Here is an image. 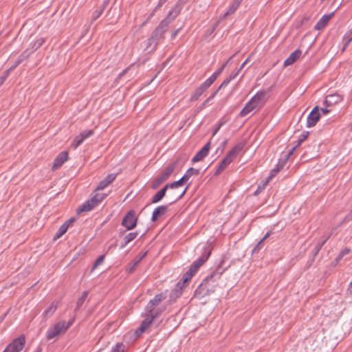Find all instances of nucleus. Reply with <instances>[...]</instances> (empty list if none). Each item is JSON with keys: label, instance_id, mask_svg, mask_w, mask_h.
Wrapping results in <instances>:
<instances>
[{"label": "nucleus", "instance_id": "1", "mask_svg": "<svg viewBox=\"0 0 352 352\" xmlns=\"http://www.w3.org/2000/svg\"><path fill=\"white\" fill-rule=\"evenodd\" d=\"M178 14L179 10L177 8H174L170 10L167 17L160 23V25L154 31L148 41L149 46L152 45L153 44L154 45L151 50H154L157 45L156 41L162 38L163 34L165 31L164 28L168 26V25L178 15Z\"/></svg>", "mask_w": 352, "mask_h": 352}, {"label": "nucleus", "instance_id": "2", "mask_svg": "<svg viewBox=\"0 0 352 352\" xmlns=\"http://www.w3.org/2000/svg\"><path fill=\"white\" fill-rule=\"evenodd\" d=\"M266 94L265 91L256 93L245 105L239 113L241 117H245L256 109L260 108L265 102Z\"/></svg>", "mask_w": 352, "mask_h": 352}, {"label": "nucleus", "instance_id": "3", "mask_svg": "<svg viewBox=\"0 0 352 352\" xmlns=\"http://www.w3.org/2000/svg\"><path fill=\"white\" fill-rule=\"evenodd\" d=\"M73 321L69 320L65 322V320H60L50 327L47 330L46 338L47 340H52L58 336L59 334L64 333L69 327L72 324Z\"/></svg>", "mask_w": 352, "mask_h": 352}, {"label": "nucleus", "instance_id": "4", "mask_svg": "<svg viewBox=\"0 0 352 352\" xmlns=\"http://www.w3.org/2000/svg\"><path fill=\"white\" fill-rule=\"evenodd\" d=\"M243 144L239 143L234 146L232 150L229 151L226 157L221 161L219 166L216 175L221 173L225 168L234 160L237 154L243 149Z\"/></svg>", "mask_w": 352, "mask_h": 352}, {"label": "nucleus", "instance_id": "5", "mask_svg": "<svg viewBox=\"0 0 352 352\" xmlns=\"http://www.w3.org/2000/svg\"><path fill=\"white\" fill-rule=\"evenodd\" d=\"M176 167V162L169 164L153 181L152 188L156 189L162 182L166 180Z\"/></svg>", "mask_w": 352, "mask_h": 352}, {"label": "nucleus", "instance_id": "6", "mask_svg": "<svg viewBox=\"0 0 352 352\" xmlns=\"http://www.w3.org/2000/svg\"><path fill=\"white\" fill-rule=\"evenodd\" d=\"M105 197L104 194L96 195L91 199L87 200L84 203L78 210L77 212L80 213L82 212H88L94 209L96 206L100 203L102 199Z\"/></svg>", "mask_w": 352, "mask_h": 352}, {"label": "nucleus", "instance_id": "7", "mask_svg": "<svg viewBox=\"0 0 352 352\" xmlns=\"http://www.w3.org/2000/svg\"><path fill=\"white\" fill-rule=\"evenodd\" d=\"M25 337L21 336L13 340L3 352H21L25 346Z\"/></svg>", "mask_w": 352, "mask_h": 352}, {"label": "nucleus", "instance_id": "8", "mask_svg": "<svg viewBox=\"0 0 352 352\" xmlns=\"http://www.w3.org/2000/svg\"><path fill=\"white\" fill-rule=\"evenodd\" d=\"M199 173V170L198 169H195L193 168H190L187 170L186 173L183 175V177L178 181L174 182L170 184V188L174 189L179 188L184 183L188 182L189 179L192 175H197Z\"/></svg>", "mask_w": 352, "mask_h": 352}, {"label": "nucleus", "instance_id": "9", "mask_svg": "<svg viewBox=\"0 0 352 352\" xmlns=\"http://www.w3.org/2000/svg\"><path fill=\"white\" fill-rule=\"evenodd\" d=\"M138 218L133 210H130L123 218L122 225L128 230L133 229L137 224Z\"/></svg>", "mask_w": 352, "mask_h": 352}, {"label": "nucleus", "instance_id": "10", "mask_svg": "<svg viewBox=\"0 0 352 352\" xmlns=\"http://www.w3.org/2000/svg\"><path fill=\"white\" fill-rule=\"evenodd\" d=\"M94 133V130L91 129L82 131L80 134L75 137L74 140L72 143V146L74 148H76L84 142V140L93 135Z\"/></svg>", "mask_w": 352, "mask_h": 352}, {"label": "nucleus", "instance_id": "11", "mask_svg": "<svg viewBox=\"0 0 352 352\" xmlns=\"http://www.w3.org/2000/svg\"><path fill=\"white\" fill-rule=\"evenodd\" d=\"M320 114L318 111V107H316L309 114L307 119V126L312 127L316 125L317 122L319 120Z\"/></svg>", "mask_w": 352, "mask_h": 352}, {"label": "nucleus", "instance_id": "12", "mask_svg": "<svg viewBox=\"0 0 352 352\" xmlns=\"http://www.w3.org/2000/svg\"><path fill=\"white\" fill-rule=\"evenodd\" d=\"M158 313L157 312L155 314L149 315L146 319H144L139 329L136 331V334L140 335L151 324L153 320L157 316Z\"/></svg>", "mask_w": 352, "mask_h": 352}, {"label": "nucleus", "instance_id": "13", "mask_svg": "<svg viewBox=\"0 0 352 352\" xmlns=\"http://www.w3.org/2000/svg\"><path fill=\"white\" fill-rule=\"evenodd\" d=\"M210 143L208 142L193 157L192 162H197L202 160L208 153Z\"/></svg>", "mask_w": 352, "mask_h": 352}, {"label": "nucleus", "instance_id": "14", "mask_svg": "<svg viewBox=\"0 0 352 352\" xmlns=\"http://www.w3.org/2000/svg\"><path fill=\"white\" fill-rule=\"evenodd\" d=\"M68 159V153L66 151L61 152L59 155L55 158L52 168L57 169L60 167L63 164L66 162Z\"/></svg>", "mask_w": 352, "mask_h": 352}, {"label": "nucleus", "instance_id": "15", "mask_svg": "<svg viewBox=\"0 0 352 352\" xmlns=\"http://www.w3.org/2000/svg\"><path fill=\"white\" fill-rule=\"evenodd\" d=\"M210 253H208L207 255H203L197 258L196 261L193 262L192 265L190 267V270L193 272L195 274L197 271V270L207 261Z\"/></svg>", "mask_w": 352, "mask_h": 352}, {"label": "nucleus", "instance_id": "16", "mask_svg": "<svg viewBox=\"0 0 352 352\" xmlns=\"http://www.w3.org/2000/svg\"><path fill=\"white\" fill-rule=\"evenodd\" d=\"M116 178V174L108 175L103 180H102L96 188L97 190H103L111 182H113Z\"/></svg>", "mask_w": 352, "mask_h": 352}, {"label": "nucleus", "instance_id": "17", "mask_svg": "<svg viewBox=\"0 0 352 352\" xmlns=\"http://www.w3.org/2000/svg\"><path fill=\"white\" fill-rule=\"evenodd\" d=\"M168 210L167 206H160L156 208L152 214L151 220L153 221H156L159 217L164 215Z\"/></svg>", "mask_w": 352, "mask_h": 352}, {"label": "nucleus", "instance_id": "18", "mask_svg": "<svg viewBox=\"0 0 352 352\" xmlns=\"http://www.w3.org/2000/svg\"><path fill=\"white\" fill-rule=\"evenodd\" d=\"M333 15V12L329 14L323 15L316 24L315 29L317 30H320L324 28L327 25V23L331 19Z\"/></svg>", "mask_w": 352, "mask_h": 352}, {"label": "nucleus", "instance_id": "19", "mask_svg": "<svg viewBox=\"0 0 352 352\" xmlns=\"http://www.w3.org/2000/svg\"><path fill=\"white\" fill-rule=\"evenodd\" d=\"M74 221V219H70L67 221H66L65 223H63L58 229L57 232L54 236V239L56 240L60 236H62L68 230V228L70 224H72Z\"/></svg>", "mask_w": 352, "mask_h": 352}, {"label": "nucleus", "instance_id": "20", "mask_svg": "<svg viewBox=\"0 0 352 352\" xmlns=\"http://www.w3.org/2000/svg\"><path fill=\"white\" fill-rule=\"evenodd\" d=\"M170 188V184H167L161 190H160L153 197L152 203L156 204L160 201L166 195L167 189Z\"/></svg>", "mask_w": 352, "mask_h": 352}, {"label": "nucleus", "instance_id": "21", "mask_svg": "<svg viewBox=\"0 0 352 352\" xmlns=\"http://www.w3.org/2000/svg\"><path fill=\"white\" fill-rule=\"evenodd\" d=\"M208 89V87H206L204 82L201 84L192 94L190 100H197Z\"/></svg>", "mask_w": 352, "mask_h": 352}, {"label": "nucleus", "instance_id": "22", "mask_svg": "<svg viewBox=\"0 0 352 352\" xmlns=\"http://www.w3.org/2000/svg\"><path fill=\"white\" fill-rule=\"evenodd\" d=\"M301 55V51L297 50L292 52L289 57L285 60L284 65L285 67L292 65Z\"/></svg>", "mask_w": 352, "mask_h": 352}, {"label": "nucleus", "instance_id": "23", "mask_svg": "<svg viewBox=\"0 0 352 352\" xmlns=\"http://www.w3.org/2000/svg\"><path fill=\"white\" fill-rule=\"evenodd\" d=\"M57 309V302H53L51 305L43 311V316L45 318L51 317Z\"/></svg>", "mask_w": 352, "mask_h": 352}, {"label": "nucleus", "instance_id": "24", "mask_svg": "<svg viewBox=\"0 0 352 352\" xmlns=\"http://www.w3.org/2000/svg\"><path fill=\"white\" fill-rule=\"evenodd\" d=\"M342 100V96L338 94H331L327 96L325 102L328 104H333Z\"/></svg>", "mask_w": 352, "mask_h": 352}, {"label": "nucleus", "instance_id": "25", "mask_svg": "<svg viewBox=\"0 0 352 352\" xmlns=\"http://www.w3.org/2000/svg\"><path fill=\"white\" fill-rule=\"evenodd\" d=\"M242 2L241 0H234L232 4L230 6L228 11L224 14L223 17H226L230 14H233Z\"/></svg>", "mask_w": 352, "mask_h": 352}, {"label": "nucleus", "instance_id": "26", "mask_svg": "<svg viewBox=\"0 0 352 352\" xmlns=\"http://www.w3.org/2000/svg\"><path fill=\"white\" fill-rule=\"evenodd\" d=\"M138 236L137 232H130L124 238V243L122 244L121 248L125 247L129 243L134 240Z\"/></svg>", "mask_w": 352, "mask_h": 352}, {"label": "nucleus", "instance_id": "27", "mask_svg": "<svg viewBox=\"0 0 352 352\" xmlns=\"http://www.w3.org/2000/svg\"><path fill=\"white\" fill-rule=\"evenodd\" d=\"M166 298V295L164 294H159L155 296V297L150 301L157 307L162 300Z\"/></svg>", "mask_w": 352, "mask_h": 352}, {"label": "nucleus", "instance_id": "28", "mask_svg": "<svg viewBox=\"0 0 352 352\" xmlns=\"http://www.w3.org/2000/svg\"><path fill=\"white\" fill-rule=\"evenodd\" d=\"M218 76L213 73L206 81L204 82L205 85L209 88L212 84L214 82Z\"/></svg>", "mask_w": 352, "mask_h": 352}, {"label": "nucleus", "instance_id": "29", "mask_svg": "<svg viewBox=\"0 0 352 352\" xmlns=\"http://www.w3.org/2000/svg\"><path fill=\"white\" fill-rule=\"evenodd\" d=\"M218 76L213 73L206 81L204 82L205 85L209 88L212 84L214 82Z\"/></svg>", "mask_w": 352, "mask_h": 352}, {"label": "nucleus", "instance_id": "30", "mask_svg": "<svg viewBox=\"0 0 352 352\" xmlns=\"http://www.w3.org/2000/svg\"><path fill=\"white\" fill-rule=\"evenodd\" d=\"M279 171V168H275V169H273L271 173H270V175H269V177H267V179L265 181L263 185V188H265V186L268 184V182H270V179H272L275 175Z\"/></svg>", "mask_w": 352, "mask_h": 352}, {"label": "nucleus", "instance_id": "31", "mask_svg": "<svg viewBox=\"0 0 352 352\" xmlns=\"http://www.w3.org/2000/svg\"><path fill=\"white\" fill-rule=\"evenodd\" d=\"M124 345L122 343H117L116 346L112 349L111 352H124Z\"/></svg>", "mask_w": 352, "mask_h": 352}, {"label": "nucleus", "instance_id": "32", "mask_svg": "<svg viewBox=\"0 0 352 352\" xmlns=\"http://www.w3.org/2000/svg\"><path fill=\"white\" fill-rule=\"evenodd\" d=\"M87 296H88V292L87 291H85L82 293L81 297L77 301V307L78 308L80 307L83 304V302H85Z\"/></svg>", "mask_w": 352, "mask_h": 352}, {"label": "nucleus", "instance_id": "33", "mask_svg": "<svg viewBox=\"0 0 352 352\" xmlns=\"http://www.w3.org/2000/svg\"><path fill=\"white\" fill-rule=\"evenodd\" d=\"M104 260V255H101L100 256L97 260L96 261V262L94 263V265H93V267H92V270L91 271H93L94 270H95L98 266H99L100 265H101L103 261Z\"/></svg>", "mask_w": 352, "mask_h": 352}, {"label": "nucleus", "instance_id": "34", "mask_svg": "<svg viewBox=\"0 0 352 352\" xmlns=\"http://www.w3.org/2000/svg\"><path fill=\"white\" fill-rule=\"evenodd\" d=\"M155 307L156 306L153 304V302H152L151 301H149L145 307V311L150 315L153 314L152 312L154 310V309L155 308Z\"/></svg>", "mask_w": 352, "mask_h": 352}, {"label": "nucleus", "instance_id": "35", "mask_svg": "<svg viewBox=\"0 0 352 352\" xmlns=\"http://www.w3.org/2000/svg\"><path fill=\"white\" fill-rule=\"evenodd\" d=\"M194 274L195 273L189 269L183 276L184 282L190 280Z\"/></svg>", "mask_w": 352, "mask_h": 352}, {"label": "nucleus", "instance_id": "36", "mask_svg": "<svg viewBox=\"0 0 352 352\" xmlns=\"http://www.w3.org/2000/svg\"><path fill=\"white\" fill-rule=\"evenodd\" d=\"M146 254H147V252H144L141 253V254H140L138 255V257L137 260L135 261L133 266L131 268L130 272H131V271L133 270V267H134L135 266H136V265H138V264L141 261V260H142L144 257H145V256H146Z\"/></svg>", "mask_w": 352, "mask_h": 352}, {"label": "nucleus", "instance_id": "37", "mask_svg": "<svg viewBox=\"0 0 352 352\" xmlns=\"http://www.w3.org/2000/svg\"><path fill=\"white\" fill-rule=\"evenodd\" d=\"M219 89H217L216 91H214L212 95H210L206 100V101L202 104L201 107V109H203L204 108L208 103L210 100H212L216 96V94H217Z\"/></svg>", "mask_w": 352, "mask_h": 352}, {"label": "nucleus", "instance_id": "38", "mask_svg": "<svg viewBox=\"0 0 352 352\" xmlns=\"http://www.w3.org/2000/svg\"><path fill=\"white\" fill-rule=\"evenodd\" d=\"M349 252H350V250L349 249H348V248L344 249L343 250H342L340 252V253L338 256L336 260L337 261L341 260L343 256H344L345 255L348 254Z\"/></svg>", "mask_w": 352, "mask_h": 352}, {"label": "nucleus", "instance_id": "39", "mask_svg": "<svg viewBox=\"0 0 352 352\" xmlns=\"http://www.w3.org/2000/svg\"><path fill=\"white\" fill-rule=\"evenodd\" d=\"M221 274V272H214L211 275L207 276L205 280L208 281L212 278H219Z\"/></svg>", "mask_w": 352, "mask_h": 352}, {"label": "nucleus", "instance_id": "40", "mask_svg": "<svg viewBox=\"0 0 352 352\" xmlns=\"http://www.w3.org/2000/svg\"><path fill=\"white\" fill-rule=\"evenodd\" d=\"M271 234V232H267L265 236L258 243L256 247L259 246L265 240H266Z\"/></svg>", "mask_w": 352, "mask_h": 352}, {"label": "nucleus", "instance_id": "41", "mask_svg": "<svg viewBox=\"0 0 352 352\" xmlns=\"http://www.w3.org/2000/svg\"><path fill=\"white\" fill-rule=\"evenodd\" d=\"M20 63H20V60H16L14 62V63L12 65H11V67H10V69H8V70H9V72H10V70H12V69H14V68H16V67H17Z\"/></svg>", "mask_w": 352, "mask_h": 352}, {"label": "nucleus", "instance_id": "42", "mask_svg": "<svg viewBox=\"0 0 352 352\" xmlns=\"http://www.w3.org/2000/svg\"><path fill=\"white\" fill-rule=\"evenodd\" d=\"M225 68V65H223L220 68H219L215 72H214L217 76H219L221 73L223 72Z\"/></svg>", "mask_w": 352, "mask_h": 352}, {"label": "nucleus", "instance_id": "43", "mask_svg": "<svg viewBox=\"0 0 352 352\" xmlns=\"http://www.w3.org/2000/svg\"><path fill=\"white\" fill-rule=\"evenodd\" d=\"M8 74H9V70H7L6 72H5L3 76L0 78V85H1L3 82L6 78L8 76Z\"/></svg>", "mask_w": 352, "mask_h": 352}, {"label": "nucleus", "instance_id": "44", "mask_svg": "<svg viewBox=\"0 0 352 352\" xmlns=\"http://www.w3.org/2000/svg\"><path fill=\"white\" fill-rule=\"evenodd\" d=\"M231 80H232V79H230V78H228V79H227V80H225L222 82V84L220 85V87H219V89H218L219 90L222 87L227 85L230 82V81Z\"/></svg>", "mask_w": 352, "mask_h": 352}, {"label": "nucleus", "instance_id": "45", "mask_svg": "<svg viewBox=\"0 0 352 352\" xmlns=\"http://www.w3.org/2000/svg\"><path fill=\"white\" fill-rule=\"evenodd\" d=\"M26 58L27 56L25 54H22L19 56L17 60H20V63H22Z\"/></svg>", "mask_w": 352, "mask_h": 352}, {"label": "nucleus", "instance_id": "46", "mask_svg": "<svg viewBox=\"0 0 352 352\" xmlns=\"http://www.w3.org/2000/svg\"><path fill=\"white\" fill-rule=\"evenodd\" d=\"M26 58L27 56L25 54H22L19 56L17 60H20V63H22Z\"/></svg>", "mask_w": 352, "mask_h": 352}, {"label": "nucleus", "instance_id": "47", "mask_svg": "<svg viewBox=\"0 0 352 352\" xmlns=\"http://www.w3.org/2000/svg\"><path fill=\"white\" fill-rule=\"evenodd\" d=\"M327 239H324L321 243L318 244L316 246V252H318L322 248V246L325 243Z\"/></svg>", "mask_w": 352, "mask_h": 352}, {"label": "nucleus", "instance_id": "48", "mask_svg": "<svg viewBox=\"0 0 352 352\" xmlns=\"http://www.w3.org/2000/svg\"><path fill=\"white\" fill-rule=\"evenodd\" d=\"M223 125V123H220L218 126L213 131V135H214L219 130V129L221 127V126Z\"/></svg>", "mask_w": 352, "mask_h": 352}, {"label": "nucleus", "instance_id": "49", "mask_svg": "<svg viewBox=\"0 0 352 352\" xmlns=\"http://www.w3.org/2000/svg\"><path fill=\"white\" fill-rule=\"evenodd\" d=\"M179 29H178V30H175V31H174V32L172 33V34H171V38H174L176 36V35L177 34V33H178V32H179Z\"/></svg>", "mask_w": 352, "mask_h": 352}, {"label": "nucleus", "instance_id": "50", "mask_svg": "<svg viewBox=\"0 0 352 352\" xmlns=\"http://www.w3.org/2000/svg\"><path fill=\"white\" fill-rule=\"evenodd\" d=\"M249 60V58H247L243 63V64L241 65V67L239 69V71H240L246 64L248 62Z\"/></svg>", "mask_w": 352, "mask_h": 352}, {"label": "nucleus", "instance_id": "51", "mask_svg": "<svg viewBox=\"0 0 352 352\" xmlns=\"http://www.w3.org/2000/svg\"><path fill=\"white\" fill-rule=\"evenodd\" d=\"M239 71L238 70V71H236L234 74H232L230 76V79H233V78H234L237 76V74H239Z\"/></svg>", "mask_w": 352, "mask_h": 352}, {"label": "nucleus", "instance_id": "52", "mask_svg": "<svg viewBox=\"0 0 352 352\" xmlns=\"http://www.w3.org/2000/svg\"><path fill=\"white\" fill-rule=\"evenodd\" d=\"M186 190V188H185V189H184V190L181 194H179V195H178V197H177V199H179L182 198V197H183V195L185 194Z\"/></svg>", "mask_w": 352, "mask_h": 352}, {"label": "nucleus", "instance_id": "53", "mask_svg": "<svg viewBox=\"0 0 352 352\" xmlns=\"http://www.w3.org/2000/svg\"><path fill=\"white\" fill-rule=\"evenodd\" d=\"M320 110L324 114H327L329 111L328 109L324 108H322Z\"/></svg>", "mask_w": 352, "mask_h": 352}, {"label": "nucleus", "instance_id": "54", "mask_svg": "<svg viewBox=\"0 0 352 352\" xmlns=\"http://www.w3.org/2000/svg\"><path fill=\"white\" fill-rule=\"evenodd\" d=\"M352 41V36H351V38H349V41H347L346 43V45Z\"/></svg>", "mask_w": 352, "mask_h": 352}, {"label": "nucleus", "instance_id": "55", "mask_svg": "<svg viewBox=\"0 0 352 352\" xmlns=\"http://www.w3.org/2000/svg\"><path fill=\"white\" fill-rule=\"evenodd\" d=\"M126 69L124 70L120 74V76H122V75H124L126 72Z\"/></svg>", "mask_w": 352, "mask_h": 352}, {"label": "nucleus", "instance_id": "56", "mask_svg": "<svg viewBox=\"0 0 352 352\" xmlns=\"http://www.w3.org/2000/svg\"><path fill=\"white\" fill-rule=\"evenodd\" d=\"M229 60H230V59H229V60H227V61L223 64V65H225V67L227 65V64L228 63Z\"/></svg>", "mask_w": 352, "mask_h": 352}]
</instances>
